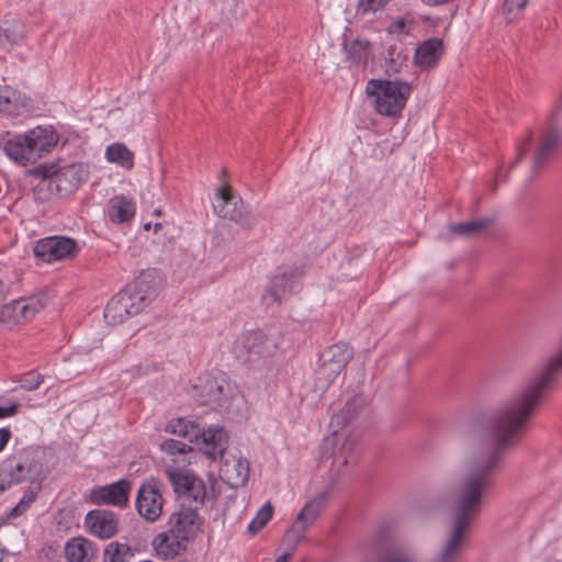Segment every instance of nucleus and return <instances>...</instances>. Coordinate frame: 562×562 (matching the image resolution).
<instances>
[{
  "label": "nucleus",
  "instance_id": "37998d69",
  "mask_svg": "<svg viewBox=\"0 0 562 562\" xmlns=\"http://www.w3.org/2000/svg\"><path fill=\"white\" fill-rule=\"evenodd\" d=\"M10 438H11L10 429L9 428H0V452L5 448Z\"/></svg>",
  "mask_w": 562,
  "mask_h": 562
},
{
  "label": "nucleus",
  "instance_id": "a18cd8bd",
  "mask_svg": "<svg viewBox=\"0 0 562 562\" xmlns=\"http://www.w3.org/2000/svg\"><path fill=\"white\" fill-rule=\"evenodd\" d=\"M290 558V553H283L282 555H280L276 562H286Z\"/></svg>",
  "mask_w": 562,
  "mask_h": 562
},
{
  "label": "nucleus",
  "instance_id": "c756f323",
  "mask_svg": "<svg viewBox=\"0 0 562 562\" xmlns=\"http://www.w3.org/2000/svg\"><path fill=\"white\" fill-rule=\"evenodd\" d=\"M341 372L342 370L337 366L330 364L326 361H321V364L315 373L316 387L319 390L328 389Z\"/></svg>",
  "mask_w": 562,
  "mask_h": 562
},
{
  "label": "nucleus",
  "instance_id": "393cba45",
  "mask_svg": "<svg viewBox=\"0 0 562 562\" xmlns=\"http://www.w3.org/2000/svg\"><path fill=\"white\" fill-rule=\"evenodd\" d=\"M353 357L352 349L345 342H338L328 347L319 358V361H326L344 370Z\"/></svg>",
  "mask_w": 562,
  "mask_h": 562
},
{
  "label": "nucleus",
  "instance_id": "a211bd4d",
  "mask_svg": "<svg viewBox=\"0 0 562 562\" xmlns=\"http://www.w3.org/2000/svg\"><path fill=\"white\" fill-rule=\"evenodd\" d=\"M130 492L131 483L127 480H120L115 483L93 488L90 499L95 505L124 507L128 503Z\"/></svg>",
  "mask_w": 562,
  "mask_h": 562
},
{
  "label": "nucleus",
  "instance_id": "c85d7f7f",
  "mask_svg": "<svg viewBox=\"0 0 562 562\" xmlns=\"http://www.w3.org/2000/svg\"><path fill=\"white\" fill-rule=\"evenodd\" d=\"M135 553L127 543L110 542L103 550V562H130Z\"/></svg>",
  "mask_w": 562,
  "mask_h": 562
},
{
  "label": "nucleus",
  "instance_id": "72a5a7b5",
  "mask_svg": "<svg viewBox=\"0 0 562 562\" xmlns=\"http://www.w3.org/2000/svg\"><path fill=\"white\" fill-rule=\"evenodd\" d=\"M528 2L529 0H505L503 12L512 21L525 9Z\"/></svg>",
  "mask_w": 562,
  "mask_h": 562
},
{
  "label": "nucleus",
  "instance_id": "6e6552de",
  "mask_svg": "<svg viewBox=\"0 0 562 562\" xmlns=\"http://www.w3.org/2000/svg\"><path fill=\"white\" fill-rule=\"evenodd\" d=\"M214 212L245 231H251L258 224V216L244 204L240 196L234 194L229 186H223L217 190Z\"/></svg>",
  "mask_w": 562,
  "mask_h": 562
},
{
  "label": "nucleus",
  "instance_id": "2eb2a0df",
  "mask_svg": "<svg viewBox=\"0 0 562 562\" xmlns=\"http://www.w3.org/2000/svg\"><path fill=\"white\" fill-rule=\"evenodd\" d=\"M276 348L277 344L261 330L248 331L236 342L238 356L246 361L271 356Z\"/></svg>",
  "mask_w": 562,
  "mask_h": 562
},
{
  "label": "nucleus",
  "instance_id": "2f4dec72",
  "mask_svg": "<svg viewBox=\"0 0 562 562\" xmlns=\"http://www.w3.org/2000/svg\"><path fill=\"white\" fill-rule=\"evenodd\" d=\"M273 514V507L270 503L265 504L257 513L256 517L248 525V531L256 535L261 530L271 519Z\"/></svg>",
  "mask_w": 562,
  "mask_h": 562
},
{
  "label": "nucleus",
  "instance_id": "473e14b6",
  "mask_svg": "<svg viewBox=\"0 0 562 562\" xmlns=\"http://www.w3.org/2000/svg\"><path fill=\"white\" fill-rule=\"evenodd\" d=\"M415 27V23L412 19L407 18H397L395 21H393L389 27L387 31L390 34L393 35H409Z\"/></svg>",
  "mask_w": 562,
  "mask_h": 562
},
{
  "label": "nucleus",
  "instance_id": "6ab92c4d",
  "mask_svg": "<svg viewBox=\"0 0 562 562\" xmlns=\"http://www.w3.org/2000/svg\"><path fill=\"white\" fill-rule=\"evenodd\" d=\"M552 121V125L547 127L539 139V144L533 157V171L540 170L557 154L562 144V132L554 125L557 121Z\"/></svg>",
  "mask_w": 562,
  "mask_h": 562
},
{
  "label": "nucleus",
  "instance_id": "de8ad7c7",
  "mask_svg": "<svg viewBox=\"0 0 562 562\" xmlns=\"http://www.w3.org/2000/svg\"><path fill=\"white\" fill-rule=\"evenodd\" d=\"M144 229H145V231H149V229H150V223L145 224V225H144Z\"/></svg>",
  "mask_w": 562,
  "mask_h": 562
},
{
  "label": "nucleus",
  "instance_id": "39448f33",
  "mask_svg": "<svg viewBox=\"0 0 562 562\" xmlns=\"http://www.w3.org/2000/svg\"><path fill=\"white\" fill-rule=\"evenodd\" d=\"M166 431L188 439L190 442L201 445L203 452L212 460L222 457L228 446V435L223 427H209L201 429L196 424L183 418L170 420Z\"/></svg>",
  "mask_w": 562,
  "mask_h": 562
},
{
  "label": "nucleus",
  "instance_id": "20e7f679",
  "mask_svg": "<svg viewBox=\"0 0 562 562\" xmlns=\"http://www.w3.org/2000/svg\"><path fill=\"white\" fill-rule=\"evenodd\" d=\"M191 397L200 405H207L216 412H228L239 400L237 386L225 374L200 375L191 387Z\"/></svg>",
  "mask_w": 562,
  "mask_h": 562
},
{
  "label": "nucleus",
  "instance_id": "412c9836",
  "mask_svg": "<svg viewBox=\"0 0 562 562\" xmlns=\"http://www.w3.org/2000/svg\"><path fill=\"white\" fill-rule=\"evenodd\" d=\"M443 53V42L438 37L424 41L415 52L414 63L423 68L435 66Z\"/></svg>",
  "mask_w": 562,
  "mask_h": 562
},
{
  "label": "nucleus",
  "instance_id": "58836bf2",
  "mask_svg": "<svg viewBox=\"0 0 562 562\" xmlns=\"http://www.w3.org/2000/svg\"><path fill=\"white\" fill-rule=\"evenodd\" d=\"M35 498H36V494L34 492H30V493L25 494L21 498L19 504L12 508L10 516L16 517V516L21 515L22 513H24L27 509V507L30 506V504H32L35 501Z\"/></svg>",
  "mask_w": 562,
  "mask_h": 562
},
{
  "label": "nucleus",
  "instance_id": "f8f14e48",
  "mask_svg": "<svg viewBox=\"0 0 562 562\" xmlns=\"http://www.w3.org/2000/svg\"><path fill=\"white\" fill-rule=\"evenodd\" d=\"M164 485L154 479L144 482L138 491L135 506L138 515L149 522L156 521L162 514Z\"/></svg>",
  "mask_w": 562,
  "mask_h": 562
},
{
  "label": "nucleus",
  "instance_id": "7ed1b4c3",
  "mask_svg": "<svg viewBox=\"0 0 562 562\" xmlns=\"http://www.w3.org/2000/svg\"><path fill=\"white\" fill-rule=\"evenodd\" d=\"M58 135L50 126H37L3 143V151L22 166L34 164L57 144Z\"/></svg>",
  "mask_w": 562,
  "mask_h": 562
},
{
  "label": "nucleus",
  "instance_id": "79ce46f5",
  "mask_svg": "<svg viewBox=\"0 0 562 562\" xmlns=\"http://www.w3.org/2000/svg\"><path fill=\"white\" fill-rule=\"evenodd\" d=\"M18 408V403H12L9 406H0V419L15 415Z\"/></svg>",
  "mask_w": 562,
  "mask_h": 562
},
{
  "label": "nucleus",
  "instance_id": "49530a36",
  "mask_svg": "<svg viewBox=\"0 0 562 562\" xmlns=\"http://www.w3.org/2000/svg\"><path fill=\"white\" fill-rule=\"evenodd\" d=\"M161 228V224L157 223L155 224V232H158Z\"/></svg>",
  "mask_w": 562,
  "mask_h": 562
},
{
  "label": "nucleus",
  "instance_id": "5701e85b",
  "mask_svg": "<svg viewBox=\"0 0 562 562\" xmlns=\"http://www.w3.org/2000/svg\"><path fill=\"white\" fill-rule=\"evenodd\" d=\"M135 212V203L124 195H115L109 201L108 216L113 223H127L134 217Z\"/></svg>",
  "mask_w": 562,
  "mask_h": 562
},
{
  "label": "nucleus",
  "instance_id": "dca6fc26",
  "mask_svg": "<svg viewBox=\"0 0 562 562\" xmlns=\"http://www.w3.org/2000/svg\"><path fill=\"white\" fill-rule=\"evenodd\" d=\"M45 305V299L42 296L20 297L4 304L0 315L4 322L24 323L32 319Z\"/></svg>",
  "mask_w": 562,
  "mask_h": 562
},
{
  "label": "nucleus",
  "instance_id": "ddd939ff",
  "mask_svg": "<svg viewBox=\"0 0 562 562\" xmlns=\"http://www.w3.org/2000/svg\"><path fill=\"white\" fill-rule=\"evenodd\" d=\"M34 255L44 262L71 259L78 251L77 241L70 237L50 236L36 241Z\"/></svg>",
  "mask_w": 562,
  "mask_h": 562
},
{
  "label": "nucleus",
  "instance_id": "b1692460",
  "mask_svg": "<svg viewBox=\"0 0 562 562\" xmlns=\"http://www.w3.org/2000/svg\"><path fill=\"white\" fill-rule=\"evenodd\" d=\"M128 307H132V305H128L126 293L120 291L108 302L104 310V319L110 325L121 324L127 317L132 316Z\"/></svg>",
  "mask_w": 562,
  "mask_h": 562
},
{
  "label": "nucleus",
  "instance_id": "7c9ffc66",
  "mask_svg": "<svg viewBox=\"0 0 562 562\" xmlns=\"http://www.w3.org/2000/svg\"><path fill=\"white\" fill-rule=\"evenodd\" d=\"M407 56L396 45H391L387 49L386 56V72L397 74L403 64L406 61Z\"/></svg>",
  "mask_w": 562,
  "mask_h": 562
},
{
  "label": "nucleus",
  "instance_id": "a19ab883",
  "mask_svg": "<svg viewBox=\"0 0 562 562\" xmlns=\"http://www.w3.org/2000/svg\"><path fill=\"white\" fill-rule=\"evenodd\" d=\"M383 562H416V558L412 553L398 552L387 557Z\"/></svg>",
  "mask_w": 562,
  "mask_h": 562
},
{
  "label": "nucleus",
  "instance_id": "f03ea898",
  "mask_svg": "<svg viewBox=\"0 0 562 562\" xmlns=\"http://www.w3.org/2000/svg\"><path fill=\"white\" fill-rule=\"evenodd\" d=\"M196 506L180 504L168 520V530L159 533L154 546L158 554L166 559H172L186 550L184 541L195 537L202 525Z\"/></svg>",
  "mask_w": 562,
  "mask_h": 562
},
{
  "label": "nucleus",
  "instance_id": "f3484780",
  "mask_svg": "<svg viewBox=\"0 0 562 562\" xmlns=\"http://www.w3.org/2000/svg\"><path fill=\"white\" fill-rule=\"evenodd\" d=\"M86 530L100 540H108L119 532V516L108 509H93L87 513L83 521Z\"/></svg>",
  "mask_w": 562,
  "mask_h": 562
},
{
  "label": "nucleus",
  "instance_id": "aec40b11",
  "mask_svg": "<svg viewBox=\"0 0 562 562\" xmlns=\"http://www.w3.org/2000/svg\"><path fill=\"white\" fill-rule=\"evenodd\" d=\"M225 453V451L223 452ZM221 459L220 474L221 477L233 488L245 485L249 477V462L244 458L224 459V454L218 456Z\"/></svg>",
  "mask_w": 562,
  "mask_h": 562
},
{
  "label": "nucleus",
  "instance_id": "4be33fe9",
  "mask_svg": "<svg viewBox=\"0 0 562 562\" xmlns=\"http://www.w3.org/2000/svg\"><path fill=\"white\" fill-rule=\"evenodd\" d=\"M67 562H91L94 557L93 543L83 537L69 539L64 549Z\"/></svg>",
  "mask_w": 562,
  "mask_h": 562
},
{
  "label": "nucleus",
  "instance_id": "4468645a",
  "mask_svg": "<svg viewBox=\"0 0 562 562\" xmlns=\"http://www.w3.org/2000/svg\"><path fill=\"white\" fill-rule=\"evenodd\" d=\"M304 274L302 268L295 267L290 271L278 273L271 278L269 285L262 294V301L267 306L280 304L286 294L295 292L300 284L299 279Z\"/></svg>",
  "mask_w": 562,
  "mask_h": 562
},
{
  "label": "nucleus",
  "instance_id": "c9c22d12",
  "mask_svg": "<svg viewBox=\"0 0 562 562\" xmlns=\"http://www.w3.org/2000/svg\"><path fill=\"white\" fill-rule=\"evenodd\" d=\"M43 381V375L35 372H27L21 378L20 383L22 389L34 391L40 387Z\"/></svg>",
  "mask_w": 562,
  "mask_h": 562
},
{
  "label": "nucleus",
  "instance_id": "e433bc0d",
  "mask_svg": "<svg viewBox=\"0 0 562 562\" xmlns=\"http://www.w3.org/2000/svg\"><path fill=\"white\" fill-rule=\"evenodd\" d=\"M161 450L168 454H183L187 453L190 448L187 443L175 439H167L161 443Z\"/></svg>",
  "mask_w": 562,
  "mask_h": 562
},
{
  "label": "nucleus",
  "instance_id": "9d476101",
  "mask_svg": "<svg viewBox=\"0 0 562 562\" xmlns=\"http://www.w3.org/2000/svg\"><path fill=\"white\" fill-rule=\"evenodd\" d=\"M1 469L11 484H18L24 481L37 482L42 480L43 464L38 452L32 448L23 449L19 457L8 459Z\"/></svg>",
  "mask_w": 562,
  "mask_h": 562
},
{
  "label": "nucleus",
  "instance_id": "c03bdc74",
  "mask_svg": "<svg viewBox=\"0 0 562 562\" xmlns=\"http://www.w3.org/2000/svg\"><path fill=\"white\" fill-rule=\"evenodd\" d=\"M15 43V40L9 35L7 31L0 29V47H5L7 45H12Z\"/></svg>",
  "mask_w": 562,
  "mask_h": 562
},
{
  "label": "nucleus",
  "instance_id": "cd10ccee",
  "mask_svg": "<svg viewBox=\"0 0 562 562\" xmlns=\"http://www.w3.org/2000/svg\"><path fill=\"white\" fill-rule=\"evenodd\" d=\"M493 221L488 217H482L469 222L457 223L451 226V232L465 237H475L481 235Z\"/></svg>",
  "mask_w": 562,
  "mask_h": 562
},
{
  "label": "nucleus",
  "instance_id": "423d86ee",
  "mask_svg": "<svg viewBox=\"0 0 562 562\" xmlns=\"http://www.w3.org/2000/svg\"><path fill=\"white\" fill-rule=\"evenodd\" d=\"M35 175L42 178L38 187L53 196H66L77 191L88 179V170L82 164H71L60 168L41 165Z\"/></svg>",
  "mask_w": 562,
  "mask_h": 562
},
{
  "label": "nucleus",
  "instance_id": "9b49d317",
  "mask_svg": "<svg viewBox=\"0 0 562 562\" xmlns=\"http://www.w3.org/2000/svg\"><path fill=\"white\" fill-rule=\"evenodd\" d=\"M167 476L172 484L175 493L182 503L189 502L188 505L199 508L203 505L206 496V487L204 482L191 471L180 469H170Z\"/></svg>",
  "mask_w": 562,
  "mask_h": 562
},
{
  "label": "nucleus",
  "instance_id": "4c0bfd02",
  "mask_svg": "<svg viewBox=\"0 0 562 562\" xmlns=\"http://www.w3.org/2000/svg\"><path fill=\"white\" fill-rule=\"evenodd\" d=\"M531 148V135L528 134L524 139L517 143V154L516 158L513 162H510L509 168L513 169L516 165L524 159Z\"/></svg>",
  "mask_w": 562,
  "mask_h": 562
},
{
  "label": "nucleus",
  "instance_id": "1a4fd4ad",
  "mask_svg": "<svg viewBox=\"0 0 562 562\" xmlns=\"http://www.w3.org/2000/svg\"><path fill=\"white\" fill-rule=\"evenodd\" d=\"M161 285L160 277L156 270H144L134 281L127 284L121 292L128 297L130 314L140 313L158 294Z\"/></svg>",
  "mask_w": 562,
  "mask_h": 562
},
{
  "label": "nucleus",
  "instance_id": "ea45409f",
  "mask_svg": "<svg viewBox=\"0 0 562 562\" xmlns=\"http://www.w3.org/2000/svg\"><path fill=\"white\" fill-rule=\"evenodd\" d=\"M14 92L9 88L0 89V112H11Z\"/></svg>",
  "mask_w": 562,
  "mask_h": 562
},
{
  "label": "nucleus",
  "instance_id": "bb28decb",
  "mask_svg": "<svg viewBox=\"0 0 562 562\" xmlns=\"http://www.w3.org/2000/svg\"><path fill=\"white\" fill-rule=\"evenodd\" d=\"M105 157L110 162L120 165L130 170L134 166V154L121 143H114L106 147Z\"/></svg>",
  "mask_w": 562,
  "mask_h": 562
},
{
  "label": "nucleus",
  "instance_id": "f704fd0d",
  "mask_svg": "<svg viewBox=\"0 0 562 562\" xmlns=\"http://www.w3.org/2000/svg\"><path fill=\"white\" fill-rule=\"evenodd\" d=\"M390 0H358V11L366 14L385 8Z\"/></svg>",
  "mask_w": 562,
  "mask_h": 562
},
{
  "label": "nucleus",
  "instance_id": "0eeeda50",
  "mask_svg": "<svg viewBox=\"0 0 562 562\" xmlns=\"http://www.w3.org/2000/svg\"><path fill=\"white\" fill-rule=\"evenodd\" d=\"M411 91V85L400 80L371 79L367 85L368 95L374 97L376 112L384 116L400 115Z\"/></svg>",
  "mask_w": 562,
  "mask_h": 562
},
{
  "label": "nucleus",
  "instance_id": "a878e982",
  "mask_svg": "<svg viewBox=\"0 0 562 562\" xmlns=\"http://www.w3.org/2000/svg\"><path fill=\"white\" fill-rule=\"evenodd\" d=\"M367 402L362 395L352 396L341 411L334 415L330 420V426H345L350 423L358 413L366 406Z\"/></svg>",
  "mask_w": 562,
  "mask_h": 562
},
{
  "label": "nucleus",
  "instance_id": "f257e3e1",
  "mask_svg": "<svg viewBox=\"0 0 562 562\" xmlns=\"http://www.w3.org/2000/svg\"><path fill=\"white\" fill-rule=\"evenodd\" d=\"M359 457V450L353 438H345L340 442V438L336 435L331 448V468L329 471V482L327 486L310 499L299 513L295 521L292 524L286 537L293 538L297 543L301 541L324 507L326 506L329 495L334 492L339 483V479L347 472L349 465L356 464Z\"/></svg>",
  "mask_w": 562,
  "mask_h": 562
}]
</instances>
